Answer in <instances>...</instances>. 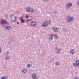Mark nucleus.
<instances>
[{
    "instance_id": "1",
    "label": "nucleus",
    "mask_w": 79,
    "mask_h": 79,
    "mask_svg": "<svg viewBox=\"0 0 79 79\" xmlns=\"http://www.w3.org/2000/svg\"><path fill=\"white\" fill-rule=\"evenodd\" d=\"M11 20L12 22H13V23H15L16 21V17L15 16H14V15H13V14H12L11 15Z\"/></svg>"
},
{
    "instance_id": "2",
    "label": "nucleus",
    "mask_w": 79,
    "mask_h": 79,
    "mask_svg": "<svg viewBox=\"0 0 79 79\" xmlns=\"http://www.w3.org/2000/svg\"><path fill=\"white\" fill-rule=\"evenodd\" d=\"M76 64L73 63V65L74 66L78 67L79 66V61L78 60H77L76 61Z\"/></svg>"
},
{
    "instance_id": "3",
    "label": "nucleus",
    "mask_w": 79,
    "mask_h": 79,
    "mask_svg": "<svg viewBox=\"0 0 79 79\" xmlns=\"http://www.w3.org/2000/svg\"><path fill=\"white\" fill-rule=\"evenodd\" d=\"M73 20V17L68 18L67 19V21L68 23H70Z\"/></svg>"
},
{
    "instance_id": "4",
    "label": "nucleus",
    "mask_w": 79,
    "mask_h": 79,
    "mask_svg": "<svg viewBox=\"0 0 79 79\" xmlns=\"http://www.w3.org/2000/svg\"><path fill=\"white\" fill-rule=\"evenodd\" d=\"M0 23L1 24H6V23H7L6 20L3 19H1Z\"/></svg>"
},
{
    "instance_id": "5",
    "label": "nucleus",
    "mask_w": 79,
    "mask_h": 79,
    "mask_svg": "<svg viewBox=\"0 0 79 79\" xmlns=\"http://www.w3.org/2000/svg\"><path fill=\"white\" fill-rule=\"evenodd\" d=\"M32 78L33 79H38V78L37 77V76L35 73L32 74Z\"/></svg>"
},
{
    "instance_id": "6",
    "label": "nucleus",
    "mask_w": 79,
    "mask_h": 79,
    "mask_svg": "<svg viewBox=\"0 0 79 79\" xmlns=\"http://www.w3.org/2000/svg\"><path fill=\"white\" fill-rule=\"evenodd\" d=\"M66 6L67 7L68 9H69V8H70L72 6V4L70 3H68L67 4Z\"/></svg>"
},
{
    "instance_id": "7",
    "label": "nucleus",
    "mask_w": 79,
    "mask_h": 79,
    "mask_svg": "<svg viewBox=\"0 0 79 79\" xmlns=\"http://www.w3.org/2000/svg\"><path fill=\"white\" fill-rule=\"evenodd\" d=\"M52 29L54 32H57L58 31V28L56 27H53Z\"/></svg>"
},
{
    "instance_id": "8",
    "label": "nucleus",
    "mask_w": 79,
    "mask_h": 79,
    "mask_svg": "<svg viewBox=\"0 0 79 79\" xmlns=\"http://www.w3.org/2000/svg\"><path fill=\"white\" fill-rule=\"evenodd\" d=\"M31 26H36V23L34 22H32L31 23Z\"/></svg>"
},
{
    "instance_id": "9",
    "label": "nucleus",
    "mask_w": 79,
    "mask_h": 79,
    "mask_svg": "<svg viewBox=\"0 0 79 79\" xmlns=\"http://www.w3.org/2000/svg\"><path fill=\"white\" fill-rule=\"evenodd\" d=\"M47 26H48V25L45 22L42 24V27H47Z\"/></svg>"
},
{
    "instance_id": "10",
    "label": "nucleus",
    "mask_w": 79,
    "mask_h": 79,
    "mask_svg": "<svg viewBox=\"0 0 79 79\" xmlns=\"http://www.w3.org/2000/svg\"><path fill=\"white\" fill-rule=\"evenodd\" d=\"M54 36V35H49V38L50 39H51V40H52L53 39V37Z\"/></svg>"
},
{
    "instance_id": "11",
    "label": "nucleus",
    "mask_w": 79,
    "mask_h": 79,
    "mask_svg": "<svg viewBox=\"0 0 79 79\" xmlns=\"http://www.w3.org/2000/svg\"><path fill=\"white\" fill-rule=\"evenodd\" d=\"M45 23L47 24V25H48V24H50L51 23V21L50 20L46 21Z\"/></svg>"
},
{
    "instance_id": "12",
    "label": "nucleus",
    "mask_w": 79,
    "mask_h": 79,
    "mask_svg": "<svg viewBox=\"0 0 79 79\" xmlns=\"http://www.w3.org/2000/svg\"><path fill=\"white\" fill-rule=\"evenodd\" d=\"M70 53L71 54H73L74 53V51L73 49H71L70 51Z\"/></svg>"
},
{
    "instance_id": "13",
    "label": "nucleus",
    "mask_w": 79,
    "mask_h": 79,
    "mask_svg": "<svg viewBox=\"0 0 79 79\" xmlns=\"http://www.w3.org/2000/svg\"><path fill=\"white\" fill-rule=\"evenodd\" d=\"M30 8L29 7H27L26 9V11L28 12L29 11L30 12Z\"/></svg>"
},
{
    "instance_id": "14",
    "label": "nucleus",
    "mask_w": 79,
    "mask_h": 79,
    "mask_svg": "<svg viewBox=\"0 0 79 79\" xmlns=\"http://www.w3.org/2000/svg\"><path fill=\"white\" fill-rule=\"evenodd\" d=\"M6 29H8V30H10V29H11V27L10 26H7L6 27Z\"/></svg>"
},
{
    "instance_id": "15",
    "label": "nucleus",
    "mask_w": 79,
    "mask_h": 79,
    "mask_svg": "<svg viewBox=\"0 0 79 79\" xmlns=\"http://www.w3.org/2000/svg\"><path fill=\"white\" fill-rule=\"evenodd\" d=\"M34 10L33 9H32L31 8H30V12H33L34 11Z\"/></svg>"
},
{
    "instance_id": "16",
    "label": "nucleus",
    "mask_w": 79,
    "mask_h": 79,
    "mask_svg": "<svg viewBox=\"0 0 79 79\" xmlns=\"http://www.w3.org/2000/svg\"><path fill=\"white\" fill-rule=\"evenodd\" d=\"M7 76H6L5 77H2L1 79H6V78H7Z\"/></svg>"
},
{
    "instance_id": "17",
    "label": "nucleus",
    "mask_w": 79,
    "mask_h": 79,
    "mask_svg": "<svg viewBox=\"0 0 79 79\" xmlns=\"http://www.w3.org/2000/svg\"><path fill=\"white\" fill-rule=\"evenodd\" d=\"M21 20L22 23H24V22L25 21L23 20V18H21Z\"/></svg>"
},
{
    "instance_id": "18",
    "label": "nucleus",
    "mask_w": 79,
    "mask_h": 79,
    "mask_svg": "<svg viewBox=\"0 0 79 79\" xmlns=\"http://www.w3.org/2000/svg\"><path fill=\"white\" fill-rule=\"evenodd\" d=\"M27 67H30V66H31V64H27Z\"/></svg>"
},
{
    "instance_id": "19",
    "label": "nucleus",
    "mask_w": 79,
    "mask_h": 79,
    "mask_svg": "<svg viewBox=\"0 0 79 79\" xmlns=\"http://www.w3.org/2000/svg\"><path fill=\"white\" fill-rule=\"evenodd\" d=\"M23 72L24 73H27V70H26V69H24L23 70Z\"/></svg>"
},
{
    "instance_id": "20",
    "label": "nucleus",
    "mask_w": 79,
    "mask_h": 79,
    "mask_svg": "<svg viewBox=\"0 0 79 79\" xmlns=\"http://www.w3.org/2000/svg\"><path fill=\"white\" fill-rule=\"evenodd\" d=\"M55 49L56 50H57L58 52H60V50H61L60 49H58V48H55Z\"/></svg>"
},
{
    "instance_id": "21",
    "label": "nucleus",
    "mask_w": 79,
    "mask_h": 79,
    "mask_svg": "<svg viewBox=\"0 0 79 79\" xmlns=\"http://www.w3.org/2000/svg\"><path fill=\"white\" fill-rule=\"evenodd\" d=\"M54 35L53 36H54L56 38H57V35Z\"/></svg>"
},
{
    "instance_id": "22",
    "label": "nucleus",
    "mask_w": 79,
    "mask_h": 79,
    "mask_svg": "<svg viewBox=\"0 0 79 79\" xmlns=\"http://www.w3.org/2000/svg\"><path fill=\"white\" fill-rule=\"evenodd\" d=\"M9 59L10 58L8 56H6V60H9Z\"/></svg>"
},
{
    "instance_id": "23",
    "label": "nucleus",
    "mask_w": 79,
    "mask_h": 79,
    "mask_svg": "<svg viewBox=\"0 0 79 79\" xmlns=\"http://www.w3.org/2000/svg\"><path fill=\"white\" fill-rule=\"evenodd\" d=\"M77 5L79 6V0H78L77 2Z\"/></svg>"
},
{
    "instance_id": "24",
    "label": "nucleus",
    "mask_w": 79,
    "mask_h": 79,
    "mask_svg": "<svg viewBox=\"0 0 79 79\" xmlns=\"http://www.w3.org/2000/svg\"><path fill=\"white\" fill-rule=\"evenodd\" d=\"M56 65H59V64H59V63L57 62L56 63Z\"/></svg>"
},
{
    "instance_id": "25",
    "label": "nucleus",
    "mask_w": 79,
    "mask_h": 79,
    "mask_svg": "<svg viewBox=\"0 0 79 79\" xmlns=\"http://www.w3.org/2000/svg\"><path fill=\"white\" fill-rule=\"evenodd\" d=\"M26 17L27 18H28V15H26Z\"/></svg>"
},
{
    "instance_id": "26",
    "label": "nucleus",
    "mask_w": 79,
    "mask_h": 79,
    "mask_svg": "<svg viewBox=\"0 0 79 79\" xmlns=\"http://www.w3.org/2000/svg\"><path fill=\"white\" fill-rule=\"evenodd\" d=\"M1 50H2V48H0V53L1 52Z\"/></svg>"
},
{
    "instance_id": "27",
    "label": "nucleus",
    "mask_w": 79,
    "mask_h": 79,
    "mask_svg": "<svg viewBox=\"0 0 79 79\" xmlns=\"http://www.w3.org/2000/svg\"><path fill=\"white\" fill-rule=\"evenodd\" d=\"M31 21V20H30V19L27 20V21Z\"/></svg>"
},
{
    "instance_id": "28",
    "label": "nucleus",
    "mask_w": 79,
    "mask_h": 79,
    "mask_svg": "<svg viewBox=\"0 0 79 79\" xmlns=\"http://www.w3.org/2000/svg\"><path fill=\"white\" fill-rule=\"evenodd\" d=\"M6 55H7V54H8V52H7L6 53Z\"/></svg>"
},
{
    "instance_id": "29",
    "label": "nucleus",
    "mask_w": 79,
    "mask_h": 79,
    "mask_svg": "<svg viewBox=\"0 0 79 79\" xmlns=\"http://www.w3.org/2000/svg\"><path fill=\"white\" fill-rule=\"evenodd\" d=\"M17 24H19V22H17Z\"/></svg>"
}]
</instances>
